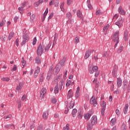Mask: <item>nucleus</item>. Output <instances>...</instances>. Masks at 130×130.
Returning <instances> with one entry per match:
<instances>
[{
	"label": "nucleus",
	"instance_id": "nucleus-1",
	"mask_svg": "<svg viewBox=\"0 0 130 130\" xmlns=\"http://www.w3.org/2000/svg\"><path fill=\"white\" fill-rule=\"evenodd\" d=\"M43 48L44 47L43 45L40 44L37 50V53L39 56H41V55H42V53H43V51L44 50V49Z\"/></svg>",
	"mask_w": 130,
	"mask_h": 130
},
{
	"label": "nucleus",
	"instance_id": "nucleus-2",
	"mask_svg": "<svg viewBox=\"0 0 130 130\" xmlns=\"http://www.w3.org/2000/svg\"><path fill=\"white\" fill-rule=\"evenodd\" d=\"M98 67L96 66H90L89 67L88 71L90 74H94L95 72H97Z\"/></svg>",
	"mask_w": 130,
	"mask_h": 130
},
{
	"label": "nucleus",
	"instance_id": "nucleus-3",
	"mask_svg": "<svg viewBox=\"0 0 130 130\" xmlns=\"http://www.w3.org/2000/svg\"><path fill=\"white\" fill-rule=\"evenodd\" d=\"M119 35V31H117L114 35V36L112 37L113 40L114 42H116L117 43H119V38L118 37Z\"/></svg>",
	"mask_w": 130,
	"mask_h": 130
},
{
	"label": "nucleus",
	"instance_id": "nucleus-4",
	"mask_svg": "<svg viewBox=\"0 0 130 130\" xmlns=\"http://www.w3.org/2000/svg\"><path fill=\"white\" fill-rule=\"evenodd\" d=\"M42 45L43 46L44 48H45V51H46L48 50L49 48H50V46H51V43H44L43 42Z\"/></svg>",
	"mask_w": 130,
	"mask_h": 130
},
{
	"label": "nucleus",
	"instance_id": "nucleus-5",
	"mask_svg": "<svg viewBox=\"0 0 130 130\" xmlns=\"http://www.w3.org/2000/svg\"><path fill=\"white\" fill-rule=\"evenodd\" d=\"M46 92H47L46 88H43L41 89L40 92V98H41V99H43V98H44L45 96L46 95Z\"/></svg>",
	"mask_w": 130,
	"mask_h": 130
},
{
	"label": "nucleus",
	"instance_id": "nucleus-6",
	"mask_svg": "<svg viewBox=\"0 0 130 130\" xmlns=\"http://www.w3.org/2000/svg\"><path fill=\"white\" fill-rule=\"evenodd\" d=\"M90 103L91 104V105H93L94 107H96L97 106V101H96V99H95V96H92L90 101Z\"/></svg>",
	"mask_w": 130,
	"mask_h": 130
},
{
	"label": "nucleus",
	"instance_id": "nucleus-7",
	"mask_svg": "<svg viewBox=\"0 0 130 130\" xmlns=\"http://www.w3.org/2000/svg\"><path fill=\"white\" fill-rule=\"evenodd\" d=\"M98 122V119H97V116L94 115L91 118V123H92L94 125L97 124Z\"/></svg>",
	"mask_w": 130,
	"mask_h": 130
},
{
	"label": "nucleus",
	"instance_id": "nucleus-8",
	"mask_svg": "<svg viewBox=\"0 0 130 130\" xmlns=\"http://www.w3.org/2000/svg\"><path fill=\"white\" fill-rule=\"evenodd\" d=\"M39 72H40V67L39 66H36L35 71L34 73V77L36 78L38 76V74H39Z\"/></svg>",
	"mask_w": 130,
	"mask_h": 130
},
{
	"label": "nucleus",
	"instance_id": "nucleus-9",
	"mask_svg": "<svg viewBox=\"0 0 130 130\" xmlns=\"http://www.w3.org/2000/svg\"><path fill=\"white\" fill-rule=\"evenodd\" d=\"M75 84V81L72 82L70 80H67L66 81V87L68 88L69 86H73Z\"/></svg>",
	"mask_w": 130,
	"mask_h": 130
},
{
	"label": "nucleus",
	"instance_id": "nucleus-10",
	"mask_svg": "<svg viewBox=\"0 0 130 130\" xmlns=\"http://www.w3.org/2000/svg\"><path fill=\"white\" fill-rule=\"evenodd\" d=\"M93 51H94V50H88L86 52H85V54L84 56V58L85 59H87V58H88L89 57V56H90V54H91V52H93Z\"/></svg>",
	"mask_w": 130,
	"mask_h": 130
},
{
	"label": "nucleus",
	"instance_id": "nucleus-11",
	"mask_svg": "<svg viewBox=\"0 0 130 130\" xmlns=\"http://www.w3.org/2000/svg\"><path fill=\"white\" fill-rule=\"evenodd\" d=\"M48 113H49V110L44 112L42 116L44 119H47V118L48 117Z\"/></svg>",
	"mask_w": 130,
	"mask_h": 130
},
{
	"label": "nucleus",
	"instance_id": "nucleus-12",
	"mask_svg": "<svg viewBox=\"0 0 130 130\" xmlns=\"http://www.w3.org/2000/svg\"><path fill=\"white\" fill-rule=\"evenodd\" d=\"M122 84V81L121 80V79L120 78H118L117 79V86L118 88L119 87H121V85Z\"/></svg>",
	"mask_w": 130,
	"mask_h": 130
},
{
	"label": "nucleus",
	"instance_id": "nucleus-13",
	"mask_svg": "<svg viewBox=\"0 0 130 130\" xmlns=\"http://www.w3.org/2000/svg\"><path fill=\"white\" fill-rule=\"evenodd\" d=\"M80 97V87H78L75 93V98L78 99Z\"/></svg>",
	"mask_w": 130,
	"mask_h": 130
},
{
	"label": "nucleus",
	"instance_id": "nucleus-14",
	"mask_svg": "<svg viewBox=\"0 0 130 130\" xmlns=\"http://www.w3.org/2000/svg\"><path fill=\"white\" fill-rule=\"evenodd\" d=\"M118 12L121 15H125V11L122 9V7L120 6L118 9Z\"/></svg>",
	"mask_w": 130,
	"mask_h": 130
},
{
	"label": "nucleus",
	"instance_id": "nucleus-15",
	"mask_svg": "<svg viewBox=\"0 0 130 130\" xmlns=\"http://www.w3.org/2000/svg\"><path fill=\"white\" fill-rule=\"evenodd\" d=\"M122 23H123V21L122 20H120L119 21L116 22L115 24L117 26H118L119 28H121L122 27Z\"/></svg>",
	"mask_w": 130,
	"mask_h": 130
},
{
	"label": "nucleus",
	"instance_id": "nucleus-16",
	"mask_svg": "<svg viewBox=\"0 0 130 130\" xmlns=\"http://www.w3.org/2000/svg\"><path fill=\"white\" fill-rule=\"evenodd\" d=\"M73 97V90L71 89L69 90L67 94L68 99H70Z\"/></svg>",
	"mask_w": 130,
	"mask_h": 130
},
{
	"label": "nucleus",
	"instance_id": "nucleus-17",
	"mask_svg": "<svg viewBox=\"0 0 130 130\" xmlns=\"http://www.w3.org/2000/svg\"><path fill=\"white\" fill-rule=\"evenodd\" d=\"M77 15L78 18H79V19H80V20H83V15L82 14V13H81L80 10H78V11L77 12Z\"/></svg>",
	"mask_w": 130,
	"mask_h": 130
},
{
	"label": "nucleus",
	"instance_id": "nucleus-18",
	"mask_svg": "<svg viewBox=\"0 0 130 130\" xmlns=\"http://www.w3.org/2000/svg\"><path fill=\"white\" fill-rule=\"evenodd\" d=\"M66 60H67V58L63 57V58L59 61V64H60V66H64Z\"/></svg>",
	"mask_w": 130,
	"mask_h": 130
},
{
	"label": "nucleus",
	"instance_id": "nucleus-19",
	"mask_svg": "<svg viewBox=\"0 0 130 130\" xmlns=\"http://www.w3.org/2000/svg\"><path fill=\"white\" fill-rule=\"evenodd\" d=\"M127 39H128V33L125 30L124 32V40L125 41H127Z\"/></svg>",
	"mask_w": 130,
	"mask_h": 130
},
{
	"label": "nucleus",
	"instance_id": "nucleus-20",
	"mask_svg": "<svg viewBox=\"0 0 130 130\" xmlns=\"http://www.w3.org/2000/svg\"><path fill=\"white\" fill-rule=\"evenodd\" d=\"M128 110V104H126L125 105V106L124 107V110H123L124 114H126V113H127Z\"/></svg>",
	"mask_w": 130,
	"mask_h": 130
},
{
	"label": "nucleus",
	"instance_id": "nucleus-21",
	"mask_svg": "<svg viewBox=\"0 0 130 130\" xmlns=\"http://www.w3.org/2000/svg\"><path fill=\"white\" fill-rule=\"evenodd\" d=\"M90 1L91 0H87V7H88V9H89V10H92L93 9V7L91 5Z\"/></svg>",
	"mask_w": 130,
	"mask_h": 130
},
{
	"label": "nucleus",
	"instance_id": "nucleus-22",
	"mask_svg": "<svg viewBox=\"0 0 130 130\" xmlns=\"http://www.w3.org/2000/svg\"><path fill=\"white\" fill-rule=\"evenodd\" d=\"M93 125H94V124H93L92 123H88L87 125V129L88 130L92 129V128H93Z\"/></svg>",
	"mask_w": 130,
	"mask_h": 130
},
{
	"label": "nucleus",
	"instance_id": "nucleus-23",
	"mask_svg": "<svg viewBox=\"0 0 130 130\" xmlns=\"http://www.w3.org/2000/svg\"><path fill=\"white\" fill-rule=\"evenodd\" d=\"M53 71L56 74H57L60 71V67L59 66H56Z\"/></svg>",
	"mask_w": 130,
	"mask_h": 130
},
{
	"label": "nucleus",
	"instance_id": "nucleus-24",
	"mask_svg": "<svg viewBox=\"0 0 130 130\" xmlns=\"http://www.w3.org/2000/svg\"><path fill=\"white\" fill-rule=\"evenodd\" d=\"M77 112H78V110L76 109H74L72 111V115L73 117H76L77 115Z\"/></svg>",
	"mask_w": 130,
	"mask_h": 130
},
{
	"label": "nucleus",
	"instance_id": "nucleus-25",
	"mask_svg": "<svg viewBox=\"0 0 130 130\" xmlns=\"http://www.w3.org/2000/svg\"><path fill=\"white\" fill-rule=\"evenodd\" d=\"M90 117H91V115L89 113H87L84 114V118L87 120H89L90 119Z\"/></svg>",
	"mask_w": 130,
	"mask_h": 130
},
{
	"label": "nucleus",
	"instance_id": "nucleus-26",
	"mask_svg": "<svg viewBox=\"0 0 130 130\" xmlns=\"http://www.w3.org/2000/svg\"><path fill=\"white\" fill-rule=\"evenodd\" d=\"M23 88V83H20L19 85L17 86L16 87V90L19 91V90H21Z\"/></svg>",
	"mask_w": 130,
	"mask_h": 130
},
{
	"label": "nucleus",
	"instance_id": "nucleus-27",
	"mask_svg": "<svg viewBox=\"0 0 130 130\" xmlns=\"http://www.w3.org/2000/svg\"><path fill=\"white\" fill-rule=\"evenodd\" d=\"M116 123V119L112 118L110 121V123L111 125H114Z\"/></svg>",
	"mask_w": 130,
	"mask_h": 130
},
{
	"label": "nucleus",
	"instance_id": "nucleus-28",
	"mask_svg": "<svg viewBox=\"0 0 130 130\" xmlns=\"http://www.w3.org/2000/svg\"><path fill=\"white\" fill-rule=\"evenodd\" d=\"M75 106V102L74 101H71L70 103H69V107L71 109L74 107Z\"/></svg>",
	"mask_w": 130,
	"mask_h": 130
},
{
	"label": "nucleus",
	"instance_id": "nucleus-29",
	"mask_svg": "<svg viewBox=\"0 0 130 130\" xmlns=\"http://www.w3.org/2000/svg\"><path fill=\"white\" fill-rule=\"evenodd\" d=\"M52 74H53V71H52V68H50L49 69L47 76L51 77H52Z\"/></svg>",
	"mask_w": 130,
	"mask_h": 130
},
{
	"label": "nucleus",
	"instance_id": "nucleus-30",
	"mask_svg": "<svg viewBox=\"0 0 130 130\" xmlns=\"http://www.w3.org/2000/svg\"><path fill=\"white\" fill-rule=\"evenodd\" d=\"M23 39H26L27 40V39H29V36L28 35V34L24 33L23 34Z\"/></svg>",
	"mask_w": 130,
	"mask_h": 130
},
{
	"label": "nucleus",
	"instance_id": "nucleus-31",
	"mask_svg": "<svg viewBox=\"0 0 130 130\" xmlns=\"http://www.w3.org/2000/svg\"><path fill=\"white\" fill-rule=\"evenodd\" d=\"M36 62L38 63V64H39V63H41V59H40L39 57H37L36 58Z\"/></svg>",
	"mask_w": 130,
	"mask_h": 130
},
{
	"label": "nucleus",
	"instance_id": "nucleus-32",
	"mask_svg": "<svg viewBox=\"0 0 130 130\" xmlns=\"http://www.w3.org/2000/svg\"><path fill=\"white\" fill-rule=\"evenodd\" d=\"M58 92H59V89H58V86L57 85L54 88V93L57 94Z\"/></svg>",
	"mask_w": 130,
	"mask_h": 130
},
{
	"label": "nucleus",
	"instance_id": "nucleus-33",
	"mask_svg": "<svg viewBox=\"0 0 130 130\" xmlns=\"http://www.w3.org/2000/svg\"><path fill=\"white\" fill-rule=\"evenodd\" d=\"M109 28V25L108 24L107 25H106L105 27H104L103 29V32H106L107 30Z\"/></svg>",
	"mask_w": 130,
	"mask_h": 130
},
{
	"label": "nucleus",
	"instance_id": "nucleus-34",
	"mask_svg": "<svg viewBox=\"0 0 130 130\" xmlns=\"http://www.w3.org/2000/svg\"><path fill=\"white\" fill-rule=\"evenodd\" d=\"M122 50H123V46H121L117 50V53H120V52H121V51H122Z\"/></svg>",
	"mask_w": 130,
	"mask_h": 130
},
{
	"label": "nucleus",
	"instance_id": "nucleus-35",
	"mask_svg": "<svg viewBox=\"0 0 130 130\" xmlns=\"http://www.w3.org/2000/svg\"><path fill=\"white\" fill-rule=\"evenodd\" d=\"M101 105L103 107V108H105L106 107V103L104 101H102L101 102Z\"/></svg>",
	"mask_w": 130,
	"mask_h": 130
},
{
	"label": "nucleus",
	"instance_id": "nucleus-36",
	"mask_svg": "<svg viewBox=\"0 0 130 130\" xmlns=\"http://www.w3.org/2000/svg\"><path fill=\"white\" fill-rule=\"evenodd\" d=\"M126 125H125V124L123 123L121 125V130H126Z\"/></svg>",
	"mask_w": 130,
	"mask_h": 130
},
{
	"label": "nucleus",
	"instance_id": "nucleus-37",
	"mask_svg": "<svg viewBox=\"0 0 130 130\" xmlns=\"http://www.w3.org/2000/svg\"><path fill=\"white\" fill-rule=\"evenodd\" d=\"M13 37H14V32H11L9 35L8 40H11V39L13 38Z\"/></svg>",
	"mask_w": 130,
	"mask_h": 130
},
{
	"label": "nucleus",
	"instance_id": "nucleus-38",
	"mask_svg": "<svg viewBox=\"0 0 130 130\" xmlns=\"http://www.w3.org/2000/svg\"><path fill=\"white\" fill-rule=\"evenodd\" d=\"M2 80L3 81V82H9V81H10V78L9 77H3V78H2Z\"/></svg>",
	"mask_w": 130,
	"mask_h": 130
},
{
	"label": "nucleus",
	"instance_id": "nucleus-39",
	"mask_svg": "<svg viewBox=\"0 0 130 130\" xmlns=\"http://www.w3.org/2000/svg\"><path fill=\"white\" fill-rule=\"evenodd\" d=\"M63 130H70V124H67V125L63 128Z\"/></svg>",
	"mask_w": 130,
	"mask_h": 130
},
{
	"label": "nucleus",
	"instance_id": "nucleus-40",
	"mask_svg": "<svg viewBox=\"0 0 130 130\" xmlns=\"http://www.w3.org/2000/svg\"><path fill=\"white\" fill-rule=\"evenodd\" d=\"M22 101H26L27 100V95L26 94H24L21 98Z\"/></svg>",
	"mask_w": 130,
	"mask_h": 130
},
{
	"label": "nucleus",
	"instance_id": "nucleus-41",
	"mask_svg": "<svg viewBox=\"0 0 130 130\" xmlns=\"http://www.w3.org/2000/svg\"><path fill=\"white\" fill-rule=\"evenodd\" d=\"M67 18H68V19H71L72 18V14L70 12L67 13Z\"/></svg>",
	"mask_w": 130,
	"mask_h": 130
},
{
	"label": "nucleus",
	"instance_id": "nucleus-42",
	"mask_svg": "<svg viewBox=\"0 0 130 130\" xmlns=\"http://www.w3.org/2000/svg\"><path fill=\"white\" fill-rule=\"evenodd\" d=\"M23 40L21 43V45H24V44H25L26 43V42H28V41H29V39H27V40H26V39H23Z\"/></svg>",
	"mask_w": 130,
	"mask_h": 130
},
{
	"label": "nucleus",
	"instance_id": "nucleus-43",
	"mask_svg": "<svg viewBox=\"0 0 130 130\" xmlns=\"http://www.w3.org/2000/svg\"><path fill=\"white\" fill-rule=\"evenodd\" d=\"M75 43H79L80 42V38L76 37L75 39Z\"/></svg>",
	"mask_w": 130,
	"mask_h": 130
},
{
	"label": "nucleus",
	"instance_id": "nucleus-44",
	"mask_svg": "<svg viewBox=\"0 0 130 130\" xmlns=\"http://www.w3.org/2000/svg\"><path fill=\"white\" fill-rule=\"evenodd\" d=\"M12 125H13V128H14V129H15V125H14V124H12V125H11V124H6V125H5V127L6 128H9V127H11V126H12Z\"/></svg>",
	"mask_w": 130,
	"mask_h": 130
},
{
	"label": "nucleus",
	"instance_id": "nucleus-45",
	"mask_svg": "<svg viewBox=\"0 0 130 130\" xmlns=\"http://www.w3.org/2000/svg\"><path fill=\"white\" fill-rule=\"evenodd\" d=\"M95 15H96V16H100V15H102V12H101L100 10H98L95 12Z\"/></svg>",
	"mask_w": 130,
	"mask_h": 130
},
{
	"label": "nucleus",
	"instance_id": "nucleus-46",
	"mask_svg": "<svg viewBox=\"0 0 130 130\" xmlns=\"http://www.w3.org/2000/svg\"><path fill=\"white\" fill-rule=\"evenodd\" d=\"M21 63H22V66H25L26 64V60H25L24 58H22Z\"/></svg>",
	"mask_w": 130,
	"mask_h": 130
},
{
	"label": "nucleus",
	"instance_id": "nucleus-47",
	"mask_svg": "<svg viewBox=\"0 0 130 130\" xmlns=\"http://www.w3.org/2000/svg\"><path fill=\"white\" fill-rule=\"evenodd\" d=\"M26 5H27V2H24L20 5V7L23 8L24 9Z\"/></svg>",
	"mask_w": 130,
	"mask_h": 130
},
{
	"label": "nucleus",
	"instance_id": "nucleus-48",
	"mask_svg": "<svg viewBox=\"0 0 130 130\" xmlns=\"http://www.w3.org/2000/svg\"><path fill=\"white\" fill-rule=\"evenodd\" d=\"M12 118V115L11 114H9L7 116H5L4 117V119H7V118Z\"/></svg>",
	"mask_w": 130,
	"mask_h": 130
},
{
	"label": "nucleus",
	"instance_id": "nucleus-49",
	"mask_svg": "<svg viewBox=\"0 0 130 130\" xmlns=\"http://www.w3.org/2000/svg\"><path fill=\"white\" fill-rule=\"evenodd\" d=\"M63 6H64V2H62V3L61 4L60 8L61 9V10L63 12L64 9H63Z\"/></svg>",
	"mask_w": 130,
	"mask_h": 130
},
{
	"label": "nucleus",
	"instance_id": "nucleus-50",
	"mask_svg": "<svg viewBox=\"0 0 130 130\" xmlns=\"http://www.w3.org/2000/svg\"><path fill=\"white\" fill-rule=\"evenodd\" d=\"M18 10L19 11V13H20V14H22V13H23V11H24V8H23V7H19L18 8Z\"/></svg>",
	"mask_w": 130,
	"mask_h": 130
},
{
	"label": "nucleus",
	"instance_id": "nucleus-51",
	"mask_svg": "<svg viewBox=\"0 0 130 130\" xmlns=\"http://www.w3.org/2000/svg\"><path fill=\"white\" fill-rule=\"evenodd\" d=\"M5 23H6V20H2L0 23V27H3L5 25Z\"/></svg>",
	"mask_w": 130,
	"mask_h": 130
},
{
	"label": "nucleus",
	"instance_id": "nucleus-52",
	"mask_svg": "<svg viewBox=\"0 0 130 130\" xmlns=\"http://www.w3.org/2000/svg\"><path fill=\"white\" fill-rule=\"evenodd\" d=\"M105 108H103V109L101 110V112L103 116H104V115H105Z\"/></svg>",
	"mask_w": 130,
	"mask_h": 130
},
{
	"label": "nucleus",
	"instance_id": "nucleus-53",
	"mask_svg": "<svg viewBox=\"0 0 130 130\" xmlns=\"http://www.w3.org/2000/svg\"><path fill=\"white\" fill-rule=\"evenodd\" d=\"M37 41V39L36 38V37H35L33 39L32 45H35V44H36Z\"/></svg>",
	"mask_w": 130,
	"mask_h": 130
},
{
	"label": "nucleus",
	"instance_id": "nucleus-54",
	"mask_svg": "<svg viewBox=\"0 0 130 130\" xmlns=\"http://www.w3.org/2000/svg\"><path fill=\"white\" fill-rule=\"evenodd\" d=\"M53 15H54V14L53 13V12H52L50 13V15L48 17V20H50V19H51V18H52V17H53Z\"/></svg>",
	"mask_w": 130,
	"mask_h": 130
},
{
	"label": "nucleus",
	"instance_id": "nucleus-55",
	"mask_svg": "<svg viewBox=\"0 0 130 130\" xmlns=\"http://www.w3.org/2000/svg\"><path fill=\"white\" fill-rule=\"evenodd\" d=\"M47 14H48V8H46L43 16L45 17H46V16L47 15Z\"/></svg>",
	"mask_w": 130,
	"mask_h": 130
},
{
	"label": "nucleus",
	"instance_id": "nucleus-56",
	"mask_svg": "<svg viewBox=\"0 0 130 130\" xmlns=\"http://www.w3.org/2000/svg\"><path fill=\"white\" fill-rule=\"evenodd\" d=\"M37 130H43V126H42V125H39Z\"/></svg>",
	"mask_w": 130,
	"mask_h": 130
},
{
	"label": "nucleus",
	"instance_id": "nucleus-57",
	"mask_svg": "<svg viewBox=\"0 0 130 130\" xmlns=\"http://www.w3.org/2000/svg\"><path fill=\"white\" fill-rule=\"evenodd\" d=\"M56 99L54 97L52 98V103H56Z\"/></svg>",
	"mask_w": 130,
	"mask_h": 130
},
{
	"label": "nucleus",
	"instance_id": "nucleus-58",
	"mask_svg": "<svg viewBox=\"0 0 130 130\" xmlns=\"http://www.w3.org/2000/svg\"><path fill=\"white\" fill-rule=\"evenodd\" d=\"M109 54L107 53V52H104L103 53V57H107L108 56Z\"/></svg>",
	"mask_w": 130,
	"mask_h": 130
},
{
	"label": "nucleus",
	"instance_id": "nucleus-59",
	"mask_svg": "<svg viewBox=\"0 0 130 130\" xmlns=\"http://www.w3.org/2000/svg\"><path fill=\"white\" fill-rule=\"evenodd\" d=\"M123 85L124 86V88H126V85H127V82H126V80H124L123 82Z\"/></svg>",
	"mask_w": 130,
	"mask_h": 130
},
{
	"label": "nucleus",
	"instance_id": "nucleus-60",
	"mask_svg": "<svg viewBox=\"0 0 130 130\" xmlns=\"http://www.w3.org/2000/svg\"><path fill=\"white\" fill-rule=\"evenodd\" d=\"M30 19L31 21H33L34 20V19H35V14H32L30 17Z\"/></svg>",
	"mask_w": 130,
	"mask_h": 130
},
{
	"label": "nucleus",
	"instance_id": "nucleus-61",
	"mask_svg": "<svg viewBox=\"0 0 130 130\" xmlns=\"http://www.w3.org/2000/svg\"><path fill=\"white\" fill-rule=\"evenodd\" d=\"M83 117V114L82 112H79L78 114V118H82Z\"/></svg>",
	"mask_w": 130,
	"mask_h": 130
},
{
	"label": "nucleus",
	"instance_id": "nucleus-62",
	"mask_svg": "<svg viewBox=\"0 0 130 130\" xmlns=\"http://www.w3.org/2000/svg\"><path fill=\"white\" fill-rule=\"evenodd\" d=\"M63 85V83L62 82H59L60 90H61L62 89Z\"/></svg>",
	"mask_w": 130,
	"mask_h": 130
},
{
	"label": "nucleus",
	"instance_id": "nucleus-63",
	"mask_svg": "<svg viewBox=\"0 0 130 130\" xmlns=\"http://www.w3.org/2000/svg\"><path fill=\"white\" fill-rule=\"evenodd\" d=\"M15 44L17 46H19V39H17L15 41Z\"/></svg>",
	"mask_w": 130,
	"mask_h": 130
},
{
	"label": "nucleus",
	"instance_id": "nucleus-64",
	"mask_svg": "<svg viewBox=\"0 0 130 130\" xmlns=\"http://www.w3.org/2000/svg\"><path fill=\"white\" fill-rule=\"evenodd\" d=\"M54 3H55L54 0H52L50 2L49 5V6H52V5H53V4H54Z\"/></svg>",
	"mask_w": 130,
	"mask_h": 130
}]
</instances>
